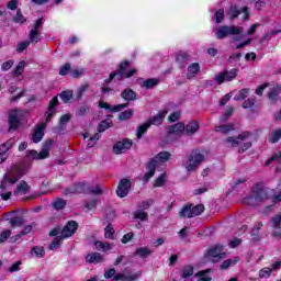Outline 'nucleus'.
I'll list each match as a JSON object with an SVG mask.
<instances>
[{"label":"nucleus","mask_w":281,"mask_h":281,"mask_svg":"<svg viewBox=\"0 0 281 281\" xmlns=\"http://www.w3.org/2000/svg\"><path fill=\"white\" fill-rule=\"evenodd\" d=\"M278 34H281V30H272L268 33H265V35L261 37V43H265V41H271V38Z\"/></svg>","instance_id":"nucleus-54"},{"label":"nucleus","mask_w":281,"mask_h":281,"mask_svg":"<svg viewBox=\"0 0 281 281\" xmlns=\"http://www.w3.org/2000/svg\"><path fill=\"white\" fill-rule=\"evenodd\" d=\"M206 258H213L212 262H221V260L225 258V254H223V246L215 245L213 248H210L206 252Z\"/></svg>","instance_id":"nucleus-12"},{"label":"nucleus","mask_w":281,"mask_h":281,"mask_svg":"<svg viewBox=\"0 0 281 281\" xmlns=\"http://www.w3.org/2000/svg\"><path fill=\"white\" fill-rule=\"evenodd\" d=\"M166 115H168V110L159 111L147 121V124H149V126H161V124H164V120H166Z\"/></svg>","instance_id":"nucleus-18"},{"label":"nucleus","mask_w":281,"mask_h":281,"mask_svg":"<svg viewBox=\"0 0 281 281\" xmlns=\"http://www.w3.org/2000/svg\"><path fill=\"white\" fill-rule=\"evenodd\" d=\"M85 191V183L82 182H79V183H76L75 184V189H67L66 192H69L70 194H74V193H82Z\"/></svg>","instance_id":"nucleus-56"},{"label":"nucleus","mask_w":281,"mask_h":281,"mask_svg":"<svg viewBox=\"0 0 281 281\" xmlns=\"http://www.w3.org/2000/svg\"><path fill=\"white\" fill-rule=\"evenodd\" d=\"M199 128H201L199 122L192 120L187 125H184V133L186 135H194V133H199Z\"/></svg>","instance_id":"nucleus-26"},{"label":"nucleus","mask_w":281,"mask_h":281,"mask_svg":"<svg viewBox=\"0 0 281 281\" xmlns=\"http://www.w3.org/2000/svg\"><path fill=\"white\" fill-rule=\"evenodd\" d=\"M134 114H135V111L133 109L125 110L124 112H122L119 115V120L121 122H124L126 120H131V117H133Z\"/></svg>","instance_id":"nucleus-49"},{"label":"nucleus","mask_w":281,"mask_h":281,"mask_svg":"<svg viewBox=\"0 0 281 281\" xmlns=\"http://www.w3.org/2000/svg\"><path fill=\"white\" fill-rule=\"evenodd\" d=\"M66 206L67 201L61 198H58L56 201L53 202L54 210H65Z\"/></svg>","instance_id":"nucleus-52"},{"label":"nucleus","mask_w":281,"mask_h":281,"mask_svg":"<svg viewBox=\"0 0 281 281\" xmlns=\"http://www.w3.org/2000/svg\"><path fill=\"white\" fill-rule=\"evenodd\" d=\"M86 262H89V265L104 262V256H102L100 252H90L86 256Z\"/></svg>","instance_id":"nucleus-21"},{"label":"nucleus","mask_w":281,"mask_h":281,"mask_svg":"<svg viewBox=\"0 0 281 281\" xmlns=\"http://www.w3.org/2000/svg\"><path fill=\"white\" fill-rule=\"evenodd\" d=\"M131 188H133V182L131 181V179H127V178L121 179L116 188V195L120 199H125V196H128V192H131Z\"/></svg>","instance_id":"nucleus-7"},{"label":"nucleus","mask_w":281,"mask_h":281,"mask_svg":"<svg viewBox=\"0 0 281 281\" xmlns=\"http://www.w3.org/2000/svg\"><path fill=\"white\" fill-rule=\"evenodd\" d=\"M232 131H236V125L234 123L215 126V133H223V135H228Z\"/></svg>","instance_id":"nucleus-30"},{"label":"nucleus","mask_w":281,"mask_h":281,"mask_svg":"<svg viewBox=\"0 0 281 281\" xmlns=\"http://www.w3.org/2000/svg\"><path fill=\"white\" fill-rule=\"evenodd\" d=\"M134 256H137L142 260H146L148 256H153V250L148 247H138L136 248Z\"/></svg>","instance_id":"nucleus-29"},{"label":"nucleus","mask_w":281,"mask_h":281,"mask_svg":"<svg viewBox=\"0 0 281 281\" xmlns=\"http://www.w3.org/2000/svg\"><path fill=\"white\" fill-rule=\"evenodd\" d=\"M194 276V266L192 265H187L182 268V274L181 278L182 280H188V278Z\"/></svg>","instance_id":"nucleus-36"},{"label":"nucleus","mask_w":281,"mask_h":281,"mask_svg":"<svg viewBox=\"0 0 281 281\" xmlns=\"http://www.w3.org/2000/svg\"><path fill=\"white\" fill-rule=\"evenodd\" d=\"M30 190H32V187H30L25 180H22L13 191V194L14 196H19V194H27Z\"/></svg>","instance_id":"nucleus-25"},{"label":"nucleus","mask_w":281,"mask_h":281,"mask_svg":"<svg viewBox=\"0 0 281 281\" xmlns=\"http://www.w3.org/2000/svg\"><path fill=\"white\" fill-rule=\"evenodd\" d=\"M238 265V258L233 259H226L222 262L220 266L221 271H225V269H229V267H236Z\"/></svg>","instance_id":"nucleus-41"},{"label":"nucleus","mask_w":281,"mask_h":281,"mask_svg":"<svg viewBox=\"0 0 281 281\" xmlns=\"http://www.w3.org/2000/svg\"><path fill=\"white\" fill-rule=\"evenodd\" d=\"M58 104H60V102L58 101V97H54L49 101L48 110L45 113V122H46V124H49V122H52V117H54V115H56V106H58Z\"/></svg>","instance_id":"nucleus-15"},{"label":"nucleus","mask_w":281,"mask_h":281,"mask_svg":"<svg viewBox=\"0 0 281 281\" xmlns=\"http://www.w3.org/2000/svg\"><path fill=\"white\" fill-rule=\"evenodd\" d=\"M14 144H16V138L11 137L5 143L0 145V164H3V161L8 159V156H5V154L8 153V150H10V148L14 146Z\"/></svg>","instance_id":"nucleus-14"},{"label":"nucleus","mask_w":281,"mask_h":281,"mask_svg":"<svg viewBox=\"0 0 281 281\" xmlns=\"http://www.w3.org/2000/svg\"><path fill=\"white\" fill-rule=\"evenodd\" d=\"M45 128H47V123H40V125L36 126L32 136L33 144L43 142V137H45Z\"/></svg>","instance_id":"nucleus-17"},{"label":"nucleus","mask_w":281,"mask_h":281,"mask_svg":"<svg viewBox=\"0 0 281 281\" xmlns=\"http://www.w3.org/2000/svg\"><path fill=\"white\" fill-rule=\"evenodd\" d=\"M243 109H249L251 113H258L260 111V106L258 105V100L256 97H250L245 100L241 104Z\"/></svg>","instance_id":"nucleus-19"},{"label":"nucleus","mask_w":281,"mask_h":281,"mask_svg":"<svg viewBox=\"0 0 281 281\" xmlns=\"http://www.w3.org/2000/svg\"><path fill=\"white\" fill-rule=\"evenodd\" d=\"M78 227H80L78 222L74 220L68 221L61 229L63 238H71L78 232Z\"/></svg>","instance_id":"nucleus-11"},{"label":"nucleus","mask_w":281,"mask_h":281,"mask_svg":"<svg viewBox=\"0 0 281 281\" xmlns=\"http://www.w3.org/2000/svg\"><path fill=\"white\" fill-rule=\"evenodd\" d=\"M170 159L169 151H160L154 158H150L146 165V170H148L143 178L144 183H148L153 177H155V172L157 168H159L160 164H164Z\"/></svg>","instance_id":"nucleus-1"},{"label":"nucleus","mask_w":281,"mask_h":281,"mask_svg":"<svg viewBox=\"0 0 281 281\" xmlns=\"http://www.w3.org/2000/svg\"><path fill=\"white\" fill-rule=\"evenodd\" d=\"M205 161V156L201 154L200 149H193L187 160V172H193Z\"/></svg>","instance_id":"nucleus-3"},{"label":"nucleus","mask_w":281,"mask_h":281,"mask_svg":"<svg viewBox=\"0 0 281 281\" xmlns=\"http://www.w3.org/2000/svg\"><path fill=\"white\" fill-rule=\"evenodd\" d=\"M150 127V124L148 122L143 123L137 127L136 137L137 139H142L146 133H148V128Z\"/></svg>","instance_id":"nucleus-35"},{"label":"nucleus","mask_w":281,"mask_h":281,"mask_svg":"<svg viewBox=\"0 0 281 281\" xmlns=\"http://www.w3.org/2000/svg\"><path fill=\"white\" fill-rule=\"evenodd\" d=\"M190 58V55L186 52H179L176 54V63L179 64L180 68H183V64Z\"/></svg>","instance_id":"nucleus-38"},{"label":"nucleus","mask_w":281,"mask_h":281,"mask_svg":"<svg viewBox=\"0 0 281 281\" xmlns=\"http://www.w3.org/2000/svg\"><path fill=\"white\" fill-rule=\"evenodd\" d=\"M252 195L244 199V203H251V201H267V199H269V194L267 193V190H265L263 188H260L259 184L255 186L252 189Z\"/></svg>","instance_id":"nucleus-5"},{"label":"nucleus","mask_w":281,"mask_h":281,"mask_svg":"<svg viewBox=\"0 0 281 281\" xmlns=\"http://www.w3.org/2000/svg\"><path fill=\"white\" fill-rule=\"evenodd\" d=\"M25 71V60H21L13 70V76H22Z\"/></svg>","instance_id":"nucleus-53"},{"label":"nucleus","mask_w":281,"mask_h":281,"mask_svg":"<svg viewBox=\"0 0 281 281\" xmlns=\"http://www.w3.org/2000/svg\"><path fill=\"white\" fill-rule=\"evenodd\" d=\"M121 98L123 100H125V102H135V100H137V92H135L133 89L131 88H125L122 92H121Z\"/></svg>","instance_id":"nucleus-23"},{"label":"nucleus","mask_w":281,"mask_h":281,"mask_svg":"<svg viewBox=\"0 0 281 281\" xmlns=\"http://www.w3.org/2000/svg\"><path fill=\"white\" fill-rule=\"evenodd\" d=\"M153 203H155V201L153 199H148V200L139 202L137 204V207H138V210L144 212V210H150V206L153 205Z\"/></svg>","instance_id":"nucleus-50"},{"label":"nucleus","mask_w":281,"mask_h":281,"mask_svg":"<svg viewBox=\"0 0 281 281\" xmlns=\"http://www.w3.org/2000/svg\"><path fill=\"white\" fill-rule=\"evenodd\" d=\"M9 175L18 180L22 179V177H25V175H27V166L22 164L13 165L9 171Z\"/></svg>","instance_id":"nucleus-16"},{"label":"nucleus","mask_w":281,"mask_h":281,"mask_svg":"<svg viewBox=\"0 0 281 281\" xmlns=\"http://www.w3.org/2000/svg\"><path fill=\"white\" fill-rule=\"evenodd\" d=\"M94 247L97 251H103L104 254H106V251H111V249H113V244L109 241L95 240Z\"/></svg>","instance_id":"nucleus-28"},{"label":"nucleus","mask_w":281,"mask_h":281,"mask_svg":"<svg viewBox=\"0 0 281 281\" xmlns=\"http://www.w3.org/2000/svg\"><path fill=\"white\" fill-rule=\"evenodd\" d=\"M67 74H71V64H65L59 69V76H67Z\"/></svg>","instance_id":"nucleus-63"},{"label":"nucleus","mask_w":281,"mask_h":281,"mask_svg":"<svg viewBox=\"0 0 281 281\" xmlns=\"http://www.w3.org/2000/svg\"><path fill=\"white\" fill-rule=\"evenodd\" d=\"M115 273H116L115 268H110V269L104 271L103 278L105 280H111V278H112V280H115V276H117Z\"/></svg>","instance_id":"nucleus-57"},{"label":"nucleus","mask_w":281,"mask_h":281,"mask_svg":"<svg viewBox=\"0 0 281 281\" xmlns=\"http://www.w3.org/2000/svg\"><path fill=\"white\" fill-rule=\"evenodd\" d=\"M281 159V151L276 153L274 155H272L265 164V166H271V164H273V161H280Z\"/></svg>","instance_id":"nucleus-61"},{"label":"nucleus","mask_w":281,"mask_h":281,"mask_svg":"<svg viewBox=\"0 0 281 281\" xmlns=\"http://www.w3.org/2000/svg\"><path fill=\"white\" fill-rule=\"evenodd\" d=\"M249 95V88H244L239 90L238 94L234 97L236 102H240L245 100Z\"/></svg>","instance_id":"nucleus-47"},{"label":"nucleus","mask_w":281,"mask_h":281,"mask_svg":"<svg viewBox=\"0 0 281 281\" xmlns=\"http://www.w3.org/2000/svg\"><path fill=\"white\" fill-rule=\"evenodd\" d=\"M113 126V121L110 119H105L101 121L97 127L98 133H104V131H109Z\"/></svg>","instance_id":"nucleus-34"},{"label":"nucleus","mask_w":281,"mask_h":281,"mask_svg":"<svg viewBox=\"0 0 281 281\" xmlns=\"http://www.w3.org/2000/svg\"><path fill=\"white\" fill-rule=\"evenodd\" d=\"M53 145H54V139L49 138L45 140L41 150V156L47 159L49 157V150H52Z\"/></svg>","instance_id":"nucleus-33"},{"label":"nucleus","mask_w":281,"mask_h":281,"mask_svg":"<svg viewBox=\"0 0 281 281\" xmlns=\"http://www.w3.org/2000/svg\"><path fill=\"white\" fill-rule=\"evenodd\" d=\"M2 179L5 181L7 184L10 183L11 186H14V183L19 182V178L10 175V171H8V173H4Z\"/></svg>","instance_id":"nucleus-55"},{"label":"nucleus","mask_w":281,"mask_h":281,"mask_svg":"<svg viewBox=\"0 0 281 281\" xmlns=\"http://www.w3.org/2000/svg\"><path fill=\"white\" fill-rule=\"evenodd\" d=\"M274 229H281V214H278L271 218Z\"/></svg>","instance_id":"nucleus-60"},{"label":"nucleus","mask_w":281,"mask_h":281,"mask_svg":"<svg viewBox=\"0 0 281 281\" xmlns=\"http://www.w3.org/2000/svg\"><path fill=\"white\" fill-rule=\"evenodd\" d=\"M244 13V21L249 20L250 13H249V7H243L241 9L238 8V5L234 4L231 5L228 9V16L231 21H234V19H238L240 14Z\"/></svg>","instance_id":"nucleus-6"},{"label":"nucleus","mask_w":281,"mask_h":281,"mask_svg":"<svg viewBox=\"0 0 281 281\" xmlns=\"http://www.w3.org/2000/svg\"><path fill=\"white\" fill-rule=\"evenodd\" d=\"M205 212V206L203 204L194 205L192 203H187L182 206L179 212L180 218H194V216H201Z\"/></svg>","instance_id":"nucleus-2"},{"label":"nucleus","mask_w":281,"mask_h":281,"mask_svg":"<svg viewBox=\"0 0 281 281\" xmlns=\"http://www.w3.org/2000/svg\"><path fill=\"white\" fill-rule=\"evenodd\" d=\"M134 218L143 222L148 221V213L138 209L136 212H134Z\"/></svg>","instance_id":"nucleus-51"},{"label":"nucleus","mask_w":281,"mask_h":281,"mask_svg":"<svg viewBox=\"0 0 281 281\" xmlns=\"http://www.w3.org/2000/svg\"><path fill=\"white\" fill-rule=\"evenodd\" d=\"M159 82H161L159 78H149L144 80L140 87H143L144 89H155V87L159 86Z\"/></svg>","instance_id":"nucleus-32"},{"label":"nucleus","mask_w":281,"mask_h":281,"mask_svg":"<svg viewBox=\"0 0 281 281\" xmlns=\"http://www.w3.org/2000/svg\"><path fill=\"white\" fill-rule=\"evenodd\" d=\"M26 157L29 159H34V160H43L46 159L45 157L41 156V151L38 153L36 149H31L26 151Z\"/></svg>","instance_id":"nucleus-46"},{"label":"nucleus","mask_w":281,"mask_h":281,"mask_svg":"<svg viewBox=\"0 0 281 281\" xmlns=\"http://www.w3.org/2000/svg\"><path fill=\"white\" fill-rule=\"evenodd\" d=\"M10 236H12V231L10 229L2 231L0 234V244L5 243L8 238H10Z\"/></svg>","instance_id":"nucleus-64"},{"label":"nucleus","mask_w":281,"mask_h":281,"mask_svg":"<svg viewBox=\"0 0 281 281\" xmlns=\"http://www.w3.org/2000/svg\"><path fill=\"white\" fill-rule=\"evenodd\" d=\"M251 135H254L251 132L246 131L239 134L237 137H234V136L227 137L225 139V143L231 144L233 148H236V146L240 145V142H245V139H247V137H251Z\"/></svg>","instance_id":"nucleus-13"},{"label":"nucleus","mask_w":281,"mask_h":281,"mask_svg":"<svg viewBox=\"0 0 281 281\" xmlns=\"http://www.w3.org/2000/svg\"><path fill=\"white\" fill-rule=\"evenodd\" d=\"M11 227H23V223H25V218L23 216H13L9 221Z\"/></svg>","instance_id":"nucleus-42"},{"label":"nucleus","mask_w":281,"mask_h":281,"mask_svg":"<svg viewBox=\"0 0 281 281\" xmlns=\"http://www.w3.org/2000/svg\"><path fill=\"white\" fill-rule=\"evenodd\" d=\"M31 254H34L36 258H44L45 257V248L43 246H34L31 249Z\"/></svg>","instance_id":"nucleus-48"},{"label":"nucleus","mask_w":281,"mask_h":281,"mask_svg":"<svg viewBox=\"0 0 281 281\" xmlns=\"http://www.w3.org/2000/svg\"><path fill=\"white\" fill-rule=\"evenodd\" d=\"M131 148H133V140L123 138L113 145V153L114 155H122V153H126V150H131Z\"/></svg>","instance_id":"nucleus-9"},{"label":"nucleus","mask_w":281,"mask_h":281,"mask_svg":"<svg viewBox=\"0 0 281 281\" xmlns=\"http://www.w3.org/2000/svg\"><path fill=\"white\" fill-rule=\"evenodd\" d=\"M183 133H186V124L183 122H178L168 128L169 135H183Z\"/></svg>","instance_id":"nucleus-22"},{"label":"nucleus","mask_w":281,"mask_h":281,"mask_svg":"<svg viewBox=\"0 0 281 281\" xmlns=\"http://www.w3.org/2000/svg\"><path fill=\"white\" fill-rule=\"evenodd\" d=\"M104 238H108L109 240H114L115 238V229L111 223H109L104 228Z\"/></svg>","instance_id":"nucleus-40"},{"label":"nucleus","mask_w":281,"mask_h":281,"mask_svg":"<svg viewBox=\"0 0 281 281\" xmlns=\"http://www.w3.org/2000/svg\"><path fill=\"white\" fill-rule=\"evenodd\" d=\"M131 67V60H123L119 64L117 67V80H124V76H126L127 69Z\"/></svg>","instance_id":"nucleus-20"},{"label":"nucleus","mask_w":281,"mask_h":281,"mask_svg":"<svg viewBox=\"0 0 281 281\" xmlns=\"http://www.w3.org/2000/svg\"><path fill=\"white\" fill-rule=\"evenodd\" d=\"M13 23H20V25H23L27 21L25 15H23V12L21 9L16 10V14L12 18Z\"/></svg>","instance_id":"nucleus-43"},{"label":"nucleus","mask_w":281,"mask_h":281,"mask_svg":"<svg viewBox=\"0 0 281 281\" xmlns=\"http://www.w3.org/2000/svg\"><path fill=\"white\" fill-rule=\"evenodd\" d=\"M243 31L240 27L232 25H222L215 32V37L218 41H223V38H227V36H238Z\"/></svg>","instance_id":"nucleus-4"},{"label":"nucleus","mask_w":281,"mask_h":281,"mask_svg":"<svg viewBox=\"0 0 281 281\" xmlns=\"http://www.w3.org/2000/svg\"><path fill=\"white\" fill-rule=\"evenodd\" d=\"M238 76V69L232 68L229 70H224L217 75L215 78L217 85H223V82H232V80H236V77Z\"/></svg>","instance_id":"nucleus-8"},{"label":"nucleus","mask_w":281,"mask_h":281,"mask_svg":"<svg viewBox=\"0 0 281 281\" xmlns=\"http://www.w3.org/2000/svg\"><path fill=\"white\" fill-rule=\"evenodd\" d=\"M201 71V65L199 63H193L188 67L187 78L188 80H192V78H196V74Z\"/></svg>","instance_id":"nucleus-31"},{"label":"nucleus","mask_w":281,"mask_h":281,"mask_svg":"<svg viewBox=\"0 0 281 281\" xmlns=\"http://www.w3.org/2000/svg\"><path fill=\"white\" fill-rule=\"evenodd\" d=\"M30 41H24V42H20L18 43V47H16V52L19 54H23V50L30 47Z\"/></svg>","instance_id":"nucleus-62"},{"label":"nucleus","mask_w":281,"mask_h":281,"mask_svg":"<svg viewBox=\"0 0 281 281\" xmlns=\"http://www.w3.org/2000/svg\"><path fill=\"white\" fill-rule=\"evenodd\" d=\"M281 87L280 86H274L270 89L268 92V98L271 100L272 104H276L279 100H281Z\"/></svg>","instance_id":"nucleus-24"},{"label":"nucleus","mask_w":281,"mask_h":281,"mask_svg":"<svg viewBox=\"0 0 281 281\" xmlns=\"http://www.w3.org/2000/svg\"><path fill=\"white\" fill-rule=\"evenodd\" d=\"M21 126V117L19 116V110L13 109L9 112V133L19 131Z\"/></svg>","instance_id":"nucleus-10"},{"label":"nucleus","mask_w":281,"mask_h":281,"mask_svg":"<svg viewBox=\"0 0 281 281\" xmlns=\"http://www.w3.org/2000/svg\"><path fill=\"white\" fill-rule=\"evenodd\" d=\"M63 240H65V237H63V235L56 236L52 243L48 245V249L50 251H54L55 249H58L60 247V243H63Z\"/></svg>","instance_id":"nucleus-39"},{"label":"nucleus","mask_w":281,"mask_h":281,"mask_svg":"<svg viewBox=\"0 0 281 281\" xmlns=\"http://www.w3.org/2000/svg\"><path fill=\"white\" fill-rule=\"evenodd\" d=\"M59 98L64 104H67L72 98H74V92L69 90H64L59 93Z\"/></svg>","instance_id":"nucleus-44"},{"label":"nucleus","mask_w":281,"mask_h":281,"mask_svg":"<svg viewBox=\"0 0 281 281\" xmlns=\"http://www.w3.org/2000/svg\"><path fill=\"white\" fill-rule=\"evenodd\" d=\"M89 194H95V195H100L103 194L104 191L102 190V187L100 184H97L95 187H90L88 189Z\"/></svg>","instance_id":"nucleus-59"},{"label":"nucleus","mask_w":281,"mask_h":281,"mask_svg":"<svg viewBox=\"0 0 281 281\" xmlns=\"http://www.w3.org/2000/svg\"><path fill=\"white\" fill-rule=\"evenodd\" d=\"M281 139V128L272 131L271 135L268 138L270 144H277Z\"/></svg>","instance_id":"nucleus-45"},{"label":"nucleus","mask_w":281,"mask_h":281,"mask_svg":"<svg viewBox=\"0 0 281 281\" xmlns=\"http://www.w3.org/2000/svg\"><path fill=\"white\" fill-rule=\"evenodd\" d=\"M133 238H135V233L130 232V233L123 235V237L121 238V243H122V245H128V243H131V240H133Z\"/></svg>","instance_id":"nucleus-58"},{"label":"nucleus","mask_w":281,"mask_h":281,"mask_svg":"<svg viewBox=\"0 0 281 281\" xmlns=\"http://www.w3.org/2000/svg\"><path fill=\"white\" fill-rule=\"evenodd\" d=\"M139 276H142V272H137L131 276H126L124 273H117L116 276H114V279H112V281H137V279L139 278Z\"/></svg>","instance_id":"nucleus-27"},{"label":"nucleus","mask_w":281,"mask_h":281,"mask_svg":"<svg viewBox=\"0 0 281 281\" xmlns=\"http://www.w3.org/2000/svg\"><path fill=\"white\" fill-rule=\"evenodd\" d=\"M30 43L36 45L41 41V31L40 30H31L29 33Z\"/></svg>","instance_id":"nucleus-37"}]
</instances>
